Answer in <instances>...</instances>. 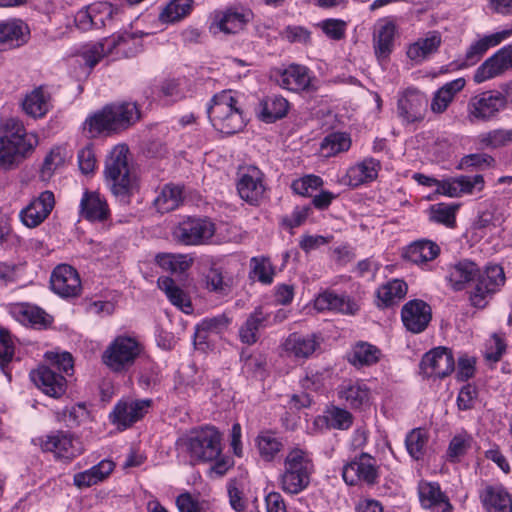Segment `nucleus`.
I'll use <instances>...</instances> for the list:
<instances>
[{"instance_id": "8fccbe9b", "label": "nucleus", "mask_w": 512, "mask_h": 512, "mask_svg": "<svg viewBox=\"0 0 512 512\" xmlns=\"http://www.w3.org/2000/svg\"><path fill=\"white\" fill-rule=\"evenodd\" d=\"M193 0H171L160 14L164 23H173L186 17L192 9Z\"/></svg>"}, {"instance_id": "0e129e2a", "label": "nucleus", "mask_w": 512, "mask_h": 512, "mask_svg": "<svg viewBox=\"0 0 512 512\" xmlns=\"http://www.w3.org/2000/svg\"><path fill=\"white\" fill-rule=\"evenodd\" d=\"M494 293H496V291L489 287L487 282L477 278V283L470 292L469 299L471 305L476 308H484L487 305L489 298Z\"/></svg>"}, {"instance_id": "4d7b16f0", "label": "nucleus", "mask_w": 512, "mask_h": 512, "mask_svg": "<svg viewBox=\"0 0 512 512\" xmlns=\"http://www.w3.org/2000/svg\"><path fill=\"white\" fill-rule=\"evenodd\" d=\"M327 426L337 430H347L353 423L352 414L344 408L332 406L325 415Z\"/></svg>"}, {"instance_id": "f03ea898", "label": "nucleus", "mask_w": 512, "mask_h": 512, "mask_svg": "<svg viewBox=\"0 0 512 512\" xmlns=\"http://www.w3.org/2000/svg\"><path fill=\"white\" fill-rule=\"evenodd\" d=\"M139 117V109L135 103L109 104L89 116L83 124V130L89 137L95 138L102 133L124 130L134 124Z\"/></svg>"}, {"instance_id": "f704fd0d", "label": "nucleus", "mask_w": 512, "mask_h": 512, "mask_svg": "<svg viewBox=\"0 0 512 512\" xmlns=\"http://www.w3.org/2000/svg\"><path fill=\"white\" fill-rule=\"evenodd\" d=\"M481 500L487 512H512L511 496L501 485L486 486Z\"/></svg>"}, {"instance_id": "e2e57ef3", "label": "nucleus", "mask_w": 512, "mask_h": 512, "mask_svg": "<svg viewBox=\"0 0 512 512\" xmlns=\"http://www.w3.org/2000/svg\"><path fill=\"white\" fill-rule=\"evenodd\" d=\"M252 274L259 282L270 284L273 281L274 269L269 259L253 257L251 259Z\"/></svg>"}, {"instance_id": "393cba45", "label": "nucleus", "mask_w": 512, "mask_h": 512, "mask_svg": "<svg viewBox=\"0 0 512 512\" xmlns=\"http://www.w3.org/2000/svg\"><path fill=\"white\" fill-rule=\"evenodd\" d=\"M31 379L46 395L59 398L66 391V379L54 368L41 366L31 372Z\"/></svg>"}, {"instance_id": "a211bd4d", "label": "nucleus", "mask_w": 512, "mask_h": 512, "mask_svg": "<svg viewBox=\"0 0 512 512\" xmlns=\"http://www.w3.org/2000/svg\"><path fill=\"white\" fill-rule=\"evenodd\" d=\"M512 69V44L499 49L487 58L475 71L473 80L480 84Z\"/></svg>"}, {"instance_id": "9b49d317", "label": "nucleus", "mask_w": 512, "mask_h": 512, "mask_svg": "<svg viewBox=\"0 0 512 512\" xmlns=\"http://www.w3.org/2000/svg\"><path fill=\"white\" fill-rule=\"evenodd\" d=\"M215 234V224L207 218L189 217L181 221L173 230L174 239L186 246L209 243Z\"/></svg>"}, {"instance_id": "412c9836", "label": "nucleus", "mask_w": 512, "mask_h": 512, "mask_svg": "<svg viewBox=\"0 0 512 512\" xmlns=\"http://www.w3.org/2000/svg\"><path fill=\"white\" fill-rule=\"evenodd\" d=\"M404 327L411 333L423 332L432 319L431 307L420 299L410 300L401 310Z\"/></svg>"}, {"instance_id": "37998d69", "label": "nucleus", "mask_w": 512, "mask_h": 512, "mask_svg": "<svg viewBox=\"0 0 512 512\" xmlns=\"http://www.w3.org/2000/svg\"><path fill=\"white\" fill-rule=\"evenodd\" d=\"M122 12V9L114 7L107 2H98L90 5V13H92L95 29L116 25L122 21Z\"/></svg>"}, {"instance_id": "0eeeda50", "label": "nucleus", "mask_w": 512, "mask_h": 512, "mask_svg": "<svg viewBox=\"0 0 512 512\" xmlns=\"http://www.w3.org/2000/svg\"><path fill=\"white\" fill-rule=\"evenodd\" d=\"M128 147L124 144L116 145L107 157L105 176L111 184L112 193L128 202L133 185V179L127 161Z\"/></svg>"}, {"instance_id": "72a5a7b5", "label": "nucleus", "mask_w": 512, "mask_h": 512, "mask_svg": "<svg viewBox=\"0 0 512 512\" xmlns=\"http://www.w3.org/2000/svg\"><path fill=\"white\" fill-rule=\"evenodd\" d=\"M440 247L431 240L420 239L409 244L403 251V257L419 266H426L428 262L437 258Z\"/></svg>"}, {"instance_id": "ddd939ff", "label": "nucleus", "mask_w": 512, "mask_h": 512, "mask_svg": "<svg viewBox=\"0 0 512 512\" xmlns=\"http://www.w3.org/2000/svg\"><path fill=\"white\" fill-rule=\"evenodd\" d=\"M251 15V11L242 6H232L215 11L209 30L213 35L236 34L244 29Z\"/></svg>"}, {"instance_id": "f3484780", "label": "nucleus", "mask_w": 512, "mask_h": 512, "mask_svg": "<svg viewBox=\"0 0 512 512\" xmlns=\"http://www.w3.org/2000/svg\"><path fill=\"white\" fill-rule=\"evenodd\" d=\"M51 289L62 298H73L80 295L81 280L75 268L68 264L58 265L50 278Z\"/></svg>"}, {"instance_id": "c756f323", "label": "nucleus", "mask_w": 512, "mask_h": 512, "mask_svg": "<svg viewBox=\"0 0 512 512\" xmlns=\"http://www.w3.org/2000/svg\"><path fill=\"white\" fill-rule=\"evenodd\" d=\"M512 35V30H502L490 35H485L479 40L473 42L465 53L464 62L461 67H469L475 65L489 48L499 45Z\"/></svg>"}, {"instance_id": "5fc2aeb1", "label": "nucleus", "mask_w": 512, "mask_h": 512, "mask_svg": "<svg viewBox=\"0 0 512 512\" xmlns=\"http://www.w3.org/2000/svg\"><path fill=\"white\" fill-rule=\"evenodd\" d=\"M206 288L220 295H227L231 290V280L223 275L220 268L211 267L205 275Z\"/></svg>"}, {"instance_id": "9d476101", "label": "nucleus", "mask_w": 512, "mask_h": 512, "mask_svg": "<svg viewBox=\"0 0 512 512\" xmlns=\"http://www.w3.org/2000/svg\"><path fill=\"white\" fill-rule=\"evenodd\" d=\"M428 110V98L418 89L408 88L398 94L396 114L402 125L421 123Z\"/></svg>"}, {"instance_id": "338daca9", "label": "nucleus", "mask_w": 512, "mask_h": 512, "mask_svg": "<svg viewBox=\"0 0 512 512\" xmlns=\"http://www.w3.org/2000/svg\"><path fill=\"white\" fill-rule=\"evenodd\" d=\"M478 278L487 282L489 287L493 288L496 292L505 283L504 270L498 264L487 265L483 273H479Z\"/></svg>"}, {"instance_id": "ea45409f", "label": "nucleus", "mask_w": 512, "mask_h": 512, "mask_svg": "<svg viewBox=\"0 0 512 512\" xmlns=\"http://www.w3.org/2000/svg\"><path fill=\"white\" fill-rule=\"evenodd\" d=\"M396 27L391 21L380 23L373 36V47L376 57L381 59H387L391 54L394 46V36Z\"/></svg>"}, {"instance_id": "de8ad7c7", "label": "nucleus", "mask_w": 512, "mask_h": 512, "mask_svg": "<svg viewBox=\"0 0 512 512\" xmlns=\"http://www.w3.org/2000/svg\"><path fill=\"white\" fill-rule=\"evenodd\" d=\"M261 118L264 122L272 123L286 116L289 103L278 95L269 96L261 102Z\"/></svg>"}, {"instance_id": "a18cd8bd", "label": "nucleus", "mask_w": 512, "mask_h": 512, "mask_svg": "<svg viewBox=\"0 0 512 512\" xmlns=\"http://www.w3.org/2000/svg\"><path fill=\"white\" fill-rule=\"evenodd\" d=\"M347 357L349 363L357 368L370 366L378 362L380 350L367 342H358L353 346Z\"/></svg>"}, {"instance_id": "e433bc0d", "label": "nucleus", "mask_w": 512, "mask_h": 512, "mask_svg": "<svg viewBox=\"0 0 512 512\" xmlns=\"http://www.w3.org/2000/svg\"><path fill=\"white\" fill-rule=\"evenodd\" d=\"M51 108L50 93L42 86L26 94L22 101L23 111L32 118L44 117Z\"/></svg>"}, {"instance_id": "58836bf2", "label": "nucleus", "mask_w": 512, "mask_h": 512, "mask_svg": "<svg viewBox=\"0 0 512 512\" xmlns=\"http://www.w3.org/2000/svg\"><path fill=\"white\" fill-rule=\"evenodd\" d=\"M408 286L405 281L393 279L381 285L376 291V305L387 308L397 304L407 294Z\"/></svg>"}, {"instance_id": "a878e982", "label": "nucleus", "mask_w": 512, "mask_h": 512, "mask_svg": "<svg viewBox=\"0 0 512 512\" xmlns=\"http://www.w3.org/2000/svg\"><path fill=\"white\" fill-rule=\"evenodd\" d=\"M480 273L479 266L472 260L461 259L447 268L446 280L455 291H462Z\"/></svg>"}, {"instance_id": "423d86ee", "label": "nucleus", "mask_w": 512, "mask_h": 512, "mask_svg": "<svg viewBox=\"0 0 512 512\" xmlns=\"http://www.w3.org/2000/svg\"><path fill=\"white\" fill-rule=\"evenodd\" d=\"M222 435L214 426H204L187 434L182 443L193 463H208L222 452Z\"/></svg>"}, {"instance_id": "dca6fc26", "label": "nucleus", "mask_w": 512, "mask_h": 512, "mask_svg": "<svg viewBox=\"0 0 512 512\" xmlns=\"http://www.w3.org/2000/svg\"><path fill=\"white\" fill-rule=\"evenodd\" d=\"M343 480L348 485H356L359 482L374 484L378 473L376 461L366 453H361L343 467Z\"/></svg>"}, {"instance_id": "1a4fd4ad", "label": "nucleus", "mask_w": 512, "mask_h": 512, "mask_svg": "<svg viewBox=\"0 0 512 512\" xmlns=\"http://www.w3.org/2000/svg\"><path fill=\"white\" fill-rule=\"evenodd\" d=\"M505 110L502 92L487 90L471 96L466 106V119L469 123H483L496 119Z\"/></svg>"}, {"instance_id": "774afa93", "label": "nucleus", "mask_w": 512, "mask_h": 512, "mask_svg": "<svg viewBox=\"0 0 512 512\" xmlns=\"http://www.w3.org/2000/svg\"><path fill=\"white\" fill-rule=\"evenodd\" d=\"M19 312L23 317V321L31 325L46 326L49 323L48 315L39 307L22 306Z\"/></svg>"}, {"instance_id": "39448f33", "label": "nucleus", "mask_w": 512, "mask_h": 512, "mask_svg": "<svg viewBox=\"0 0 512 512\" xmlns=\"http://www.w3.org/2000/svg\"><path fill=\"white\" fill-rule=\"evenodd\" d=\"M313 472L314 464L309 452L293 448L285 456L279 476L280 487L287 494H299L309 486Z\"/></svg>"}, {"instance_id": "6e6d98bb", "label": "nucleus", "mask_w": 512, "mask_h": 512, "mask_svg": "<svg viewBox=\"0 0 512 512\" xmlns=\"http://www.w3.org/2000/svg\"><path fill=\"white\" fill-rule=\"evenodd\" d=\"M457 209V205L446 203L432 205L430 207V220L452 228L455 226Z\"/></svg>"}, {"instance_id": "864d4df0", "label": "nucleus", "mask_w": 512, "mask_h": 512, "mask_svg": "<svg viewBox=\"0 0 512 512\" xmlns=\"http://www.w3.org/2000/svg\"><path fill=\"white\" fill-rule=\"evenodd\" d=\"M256 444L260 456L265 461H272L283 447L282 442L270 432L259 434L256 439Z\"/></svg>"}, {"instance_id": "3c124183", "label": "nucleus", "mask_w": 512, "mask_h": 512, "mask_svg": "<svg viewBox=\"0 0 512 512\" xmlns=\"http://www.w3.org/2000/svg\"><path fill=\"white\" fill-rule=\"evenodd\" d=\"M66 159L65 150L61 147H55L44 158L40 169V177L43 181H48L53 174L61 168Z\"/></svg>"}, {"instance_id": "052dcab7", "label": "nucleus", "mask_w": 512, "mask_h": 512, "mask_svg": "<svg viewBox=\"0 0 512 512\" xmlns=\"http://www.w3.org/2000/svg\"><path fill=\"white\" fill-rule=\"evenodd\" d=\"M14 356V344L10 333L0 328V369L11 380V375L7 370L9 363Z\"/></svg>"}, {"instance_id": "6ab92c4d", "label": "nucleus", "mask_w": 512, "mask_h": 512, "mask_svg": "<svg viewBox=\"0 0 512 512\" xmlns=\"http://www.w3.org/2000/svg\"><path fill=\"white\" fill-rule=\"evenodd\" d=\"M151 405V399L121 400L111 413L112 422L123 429L130 427L143 418Z\"/></svg>"}, {"instance_id": "20e7f679", "label": "nucleus", "mask_w": 512, "mask_h": 512, "mask_svg": "<svg viewBox=\"0 0 512 512\" xmlns=\"http://www.w3.org/2000/svg\"><path fill=\"white\" fill-rule=\"evenodd\" d=\"M207 114L212 126L226 135L238 133L246 126L243 110L232 90L215 94L207 106Z\"/></svg>"}, {"instance_id": "b1692460", "label": "nucleus", "mask_w": 512, "mask_h": 512, "mask_svg": "<svg viewBox=\"0 0 512 512\" xmlns=\"http://www.w3.org/2000/svg\"><path fill=\"white\" fill-rule=\"evenodd\" d=\"M421 507L430 512H452L453 505L449 497L442 491L439 483L421 481L418 485Z\"/></svg>"}, {"instance_id": "c03bdc74", "label": "nucleus", "mask_w": 512, "mask_h": 512, "mask_svg": "<svg viewBox=\"0 0 512 512\" xmlns=\"http://www.w3.org/2000/svg\"><path fill=\"white\" fill-rule=\"evenodd\" d=\"M231 324L232 318L226 313L205 317L195 326V334L200 339H206L209 334L222 335Z\"/></svg>"}, {"instance_id": "09e8293b", "label": "nucleus", "mask_w": 512, "mask_h": 512, "mask_svg": "<svg viewBox=\"0 0 512 512\" xmlns=\"http://www.w3.org/2000/svg\"><path fill=\"white\" fill-rule=\"evenodd\" d=\"M428 438V433L422 428H415L407 434L405 445L409 455L413 459L420 460L423 458Z\"/></svg>"}, {"instance_id": "4c0bfd02", "label": "nucleus", "mask_w": 512, "mask_h": 512, "mask_svg": "<svg viewBox=\"0 0 512 512\" xmlns=\"http://www.w3.org/2000/svg\"><path fill=\"white\" fill-rule=\"evenodd\" d=\"M466 80L463 77L454 79L441 86L431 100V111L435 114L444 113L453 102L455 96L463 90Z\"/></svg>"}, {"instance_id": "2eb2a0df", "label": "nucleus", "mask_w": 512, "mask_h": 512, "mask_svg": "<svg viewBox=\"0 0 512 512\" xmlns=\"http://www.w3.org/2000/svg\"><path fill=\"white\" fill-rule=\"evenodd\" d=\"M455 368L453 353L446 347H436L425 353L420 362V371L424 377L444 378Z\"/></svg>"}, {"instance_id": "79ce46f5", "label": "nucleus", "mask_w": 512, "mask_h": 512, "mask_svg": "<svg viewBox=\"0 0 512 512\" xmlns=\"http://www.w3.org/2000/svg\"><path fill=\"white\" fill-rule=\"evenodd\" d=\"M158 287L162 290L171 304L179 308L184 313H190L192 311V304L189 296L176 285L175 281L168 277L162 276L158 278Z\"/></svg>"}, {"instance_id": "4468645a", "label": "nucleus", "mask_w": 512, "mask_h": 512, "mask_svg": "<svg viewBox=\"0 0 512 512\" xmlns=\"http://www.w3.org/2000/svg\"><path fill=\"white\" fill-rule=\"evenodd\" d=\"M266 187L264 174L256 166L240 169L237 180V191L241 199L250 205H258L264 197Z\"/></svg>"}, {"instance_id": "473e14b6", "label": "nucleus", "mask_w": 512, "mask_h": 512, "mask_svg": "<svg viewBox=\"0 0 512 512\" xmlns=\"http://www.w3.org/2000/svg\"><path fill=\"white\" fill-rule=\"evenodd\" d=\"M269 315L262 307H256L240 326L238 336L243 344L253 345L259 339V331L267 327Z\"/></svg>"}, {"instance_id": "c85d7f7f", "label": "nucleus", "mask_w": 512, "mask_h": 512, "mask_svg": "<svg viewBox=\"0 0 512 512\" xmlns=\"http://www.w3.org/2000/svg\"><path fill=\"white\" fill-rule=\"evenodd\" d=\"M28 26L21 20L0 21V51L22 46L27 42Z\"/></svg>"}, {"instance_id": "f257e3e1", "label": "nucleus", "mask_w": 512, "mask_h": 512, "mask_svg": "<svg viewBox=\"0 0 512 512\" xmlns=\"http://www.w3.org/2000/svg\"><path fill=\"white\" fill-rule=\"evenodd\" d=\"M37 144V136L27 133L19 120L7 119L0 126V167L9 170L18 166Z\"/></svg>"}, {"instance_id": "2f4dec72", "label": "nucleus", "mask_w": 512, "mask_h": 512, "mask_svg": "<svg viewBox=\"0 0 512 512\" xmlns=\"http://www.w3.org/2000/svg\"><path fill=\"white\" fill-rule=\"evenodd\" d=\"M381 169V162L375 158L367 157L351 166L346 173L348 184L359 187L365 183L374 181Z\"/></svg>"}, {"instance_id": "49530a36", "label": "nucleus", "mask_w": 512, "mask_h": 512, "mask_svg": "<svg viewBox=\"0 0 512 512\" xmlns=\"http://www.w3.org/2000/svg\"><path fill=\"white\" fill-rule=\"evenodd\" d=\"M183 201L182 187L173 184L165 185L154 199V206L160 213L170 212Z\"/></svg>"}, {"instance_id": "f8f14e48", "label": "nucleus", "mask_w": 512, "mask_h": 512, "mask_svg": "<svg viewBox=\"0 0 512 512\" xmlns=\"http://www.w3.org/2000/svg\"><path fill=\"white\" fill-rule=\"evenodd\" d=\"M41 449L51 452L57 460L70 462L84 452L82 442L68 431L58 430L41 439Z\"/></svg>"}, {"instance_id": "bf43d9fd", "label": "nucleus", "mask_w": 512, "mask_h": 512, "mask_svg": "<svg viewBox=\"0 0 512 512\" xmlns=\"http://www.w3.org/2000/svg\"><path fill=\"white\" fill-rule=\"evenodd\" d=\"M481 145L489 148H499L512 143V129H494L479 135Z\"/></svg>"}, {"instance_id": "7ed1b4c3", "label": "nucleus", "mask_w": 512, "mask_h": 512, "mask_svg": "<svg viewBox=\"0 0 512 512\" xmlns=\"http://www.w3.org/2000/svg\"><path fill=\"white\" fill-rule=\"evenodd\" d=\"M143 32H119L104 41L85 45L80 56L92 69L106 55L115 57H132L142 51Z\"/></svg>"}, {"instance_id": "7c9ffc66", "label": "nucleus", "mask_w": 512, "mask_h": 512, "mask_svg": "<svg viewBox=\"0 0 512 512\" xmlns=\"http://www.w3.org/2000/svg\"><path fill=\"white\" fill-rule=\"evenodd\" d=\"M80 215L90 222H104L109 218L110 210L99 193L85 191L80 201Z\"/></svg>"}, {"instance_id": "aec40b11", "label": "nucleus", "mask_w": 512, "mask_h": 512, "mask_svg": "<svg viewBox=\"0 0 512 512\" xmlns=\"http://www.w3.org/2000/svg\"><path fill=\"white\" fill-rule=\"evenodd\" d=\"M54 205L55 198L53 192L49 190L43 191L20 211V220L26 227L35 228L49 216Z\"/></svg>"}, {"instance_id": "a19ab883", "label": "nucleus", "mask_w": 512, "mask_h": 512, "mask_svg": "<svg viewBox=\"0 0 512 512\" xmlns=\"http://www.w3.org/2000/svg\"><path fill=\"white\" fill-rule=\"evenodd\" d=\"M441 45V36L438 32H430L427 37L420 38L408 47L407 56L415 62H422L437 52Z\"/></svg>"}, {"instance_id": "bb28decb", "label": "nucleus", "mask_w": 512, "mask_h": 512, "mask_svg": "<svg viewBox=\"0 0 512 512\" xmlns=\"http://www.w3.org/2000/svg\"><path fill=\"white\" fill-rule=\"evenodd\" d=\"M318 311L330 310L346 315H354L359 310L356 301L346 294L325 291L319 294L314 302Z\"/></svg>"}, {"instance_id": "5701e85b", "label": "nucleus", "mask_w": 512, "mask_h": 512, "mask_svg": "<svg viewBox=\"0 0 512 512\" xmlns=\"http://www.w3.org/2000/svg\"><path fill=\"white\" fill-rule=\"evenodd\" d=\"M337 396L346 407L363 409L370 405L371 390L362 380H344L337 387Z\"/></svg>"}, {"instance_id": "603ef678", "label": "nucleus", "mask_w": 512, "mask_h": 512, "mask_svg": "<svg viewBox=\"0 0 512 512\" xmlns=\"http://www.w3.org/2000/svg\"><path fill=\"white\" fill-rule=\"evenodd\" d=\"M351 146V139L346 133H332L326 136L321 144V150L326 157L335 156L347 151Z\"/></svg>"}, {"instance_id": "6e6552de", "label": "nucleus", "mask_w": 512, "mask_h": 512, "mask_svg": "<svg viewBox=\"0 0 512 512\" xmlns=\"http://www.w3.org/2000/svg\"><path fill=\"white\" fill-rule=\"evenodd\" d=\"M143 351L142 344L126 335L117 336L105 349L103 363L113 372H125L133 366Z\"/></svg>"}, {"instance_id": "c9c22d12", "label": "nucleus", "mask_w": 512, "mask_h": 512, "mask_svg": "<svg viewBox=\"0 0 512 512\" xmlns=\"http://www.w3.org/2000/svg\"><path fill=\"white\" fill-rule=\"evenodd\" d=\"M113 461L104 459L98 464L73 476V484L79 488H88L105 480L114 470Z\"/></svg>"}, {"instance_id": "4be33fe9", "label": "nucleus", "mask_w": 512, "mask_h": 512, "mask_svg": "<svg viewBox=\"0 0 512 512\" xmlns=\"http://www.w3.org/2000/svg\"><path fill=\"white\" fill-rule=\"evenodd\" d=\"M274 78L281 88L296 93L309 90L312 81L309 68L300 64H290L287 68L276 71Z\"/></svg>"}, {"instance_id": "cd10ccee", "label": "nucleus", "mask_w": 512, "mask_h": 512, "mask_svg": "<svg viewBox=\"0 0 512 512\" xmlns=\"http://www.w3.org/2000/svg\"><path fill=\"white\" fill-rule=\"evenodd\" d=\"M319 347L315 335L291 333L283 342L282 348L288 357L296 360L309 358Z\"/></svg>"}, {"instance_id": "13d9d810", "label": "nucleus", "mask_w": 512, "mask_h": 512, "mask_svg": "<svg viewBox=\"0 0 512 512\" xmlns=\"http://www.w3.org/2000/svg\"><path fill=\"white\" fill-rule=\"evenodd\" d=\"M472 437L465 431L456 434L450 441L447 456L449 461L457 462L471 448Z\"/></svg>"}, {"instance_id": "680f3d73", "label": "nucleus", "mask_w": 512, "mask_h": 512, "mask_svg": "<svg viewBox=\"0 0 512 512\" xmlns=\"http://www.w3.org/2000/svg\"><path fill=\"white\" fill-rule=\"evenodd\" d=\"M323 185L321 177L316 175H306L292 182L291 188L298 195L311 197L313 192Z\"/></svg>"}, {"instance_id": "69168bd1", "label": "nucleus", "mask_w": 512, "mask_h": 512, "mask_svg": "<svg viewBox=\"0 0 512 512\" xmlns=\"http://www.w3.org/2000/svg\"><path fill=\"white\" fill-rule=\"evenodd\" d=\"M267 359L261 353H254L243 359L242 370L254 377H263L266 371Z\"/></svg>"}]
</instances>
